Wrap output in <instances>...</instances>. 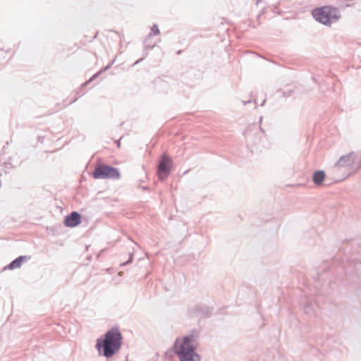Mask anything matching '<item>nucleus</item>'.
<instances>
[{
	"label": "nucleus",
	"mask_w": 361,
	"mask_h": 361,
	"mask_svg": "<svg viewBox=\"0 0 361 361\" xmlns=\"http://www.w3.org/2000/svg\"><path fill=\"white\" fill-rule=\"evenodd\" d=\"M200 334L199 329H193L183 337L181 342L178 338L176 340L173 348L179 361H200V356L196 353Z\"/></svg>",
	"instance_id": "nucleus-1"
},
{
	"label": "nucleus",
	"mask_w": 361,
	"mask_h": 361,
	"mask_svg": "<svg viewBox=\"0 0 361 361\" xmlns=\"http://www.w3.org/2000/svg\"><path fill=\"white\" fill-rule=\"evenodd\" d=\"M122 334L116 327L107 331L105 334L97 339L95 348L100 356L112 357L121 348Z\"/></svg>",
	"instance_id": "nucleus-2"
},
{
	"label": "nucleus",
	"mask_w": 361,
	"mask_h": 361,
	"mask_svg": "<svg viewBox=\"0 0 361 361\" xmlns=\"http://www.w3.org/2000/svg\"><path fill=\"white\" fill-rule=\"evenodd\" d=\"M312 14L317 21L325 25H331L341 18L338 9L330 6L314 8Z\"/></svg>",
	"instance_id": "nucleus-3"
},
{
	"label": "nucleus",
	"mask_w": 361,
	"mask_h": 361,
	"mask_svg": "<svg viewBox=\"0 0 361 361\" xmlns=\"http://www.w3.org/2000/svg\"><path fill=\"white\" fill-rule=\"evenodd\" d=\"M92 177L95 179H113L117 180L121 177L117 168L104 164H98L94 171Z\"/></svg>",
	"instance_id": "nucleus-4"
},
{
	"label": "nucleus",
	"mask_w": 361,
	"mask_h": 361,
	"mask_svg": "<svg viewBox=\"0 0 361 361\" xmlns=\"http://www.w3.org/2000/svg\"><path fill=\"white\" fill-rule=\"evenodd\" d=\"M172 159L168 155H166V154H163L161 156L157 166V175L159 180L163 181L169 176L172 169Z\"/></svg>",
	"instance_id": "nucleus-5"
},
{
	"label": "nucleus",
	"mask_w": 361,
	"mask_h": 361,
	"mask_svg": "<svg viewBox=\"0 0 361 361\" xmlns=\"http://www.w3.org/2000/svg\"><path fill=\"white\" fill-rule=\"evenodd\" d=\"M356 158L357 154L355 152H350L347 154L342 155L334 164V167L348 169L354 164Z\"/></svg>",
	"instance_id": "nucleus-6"
},
{
	"label": "nucleus",
	"mask_w": 361,
	"mask_h": 361,
	"mask_svg": "<svg viewBox=\"0 0 361 361\" xmlns=\"http://www.w3.org/2000/svg\"><path fill=\"white\" fill-rule=\"evenodd\" d=\"M63 223L66 227H75L81 223V215L73 211L65 217Z\"/></svg>",
	"instance_id": "nucleus-7"
},
{
	"label": "nucleus",
	"mask_w": 361,
	"mask_h": 361,
	"mask_svg": "<svg viewBox=\"0 0 361 361\" xmlns=\"http://www.w3.org/2000/svg\"><path fill=\"white\" fill-rule=\"evenodd\" d=\"M318 308V304L314 300H308L304 305V312L309 315L312 316L316 313V311Z\"/></svg>",
	"instance_id": "nucleus-8"
},
{
	"label": "nucleus",
	"mask_w": 361,
	"mask_h": 361,
	"mask_svg": "<svg viewBox=\"0 0 361 361\" xmlns=\"http://www.w3.org/2000/svg\"><path fill=\"white\" fill-rule=\"evenodd\" d=\"M195 311L201 316L208 317L212 314V309L204 305H199L195 307Z\"/></svg>",
	"instance_id": "nucleus-9"
},
{
	"label": "nucleus",
	"mask_w": 361,
	"mask_h": 361,
	"mask_svg": "<svg viewBox=\"0 0 361 361\" xmlns=\"http://www.w3.org/2000/svg\"><path fill=\"white\" fill-rule=\"evenodd\" d=\"M28 257L27 256H19L13 259L8 265L9 269H15L20 268L23 262H25Z\"/></svg>",
	"instance_id": "nucleus-10"
},
{
	"label": "nucleus",
	"mask_w": 361,
	"mask_h": 361,
	"mask_svg": "<svg viewBox=\"0 0 361 361\" xmlns=\"http://www.w3.org/2000/svg\"><path fill=\"white\" fill-rule=\"evenodd\" d=\"M325 178V172L322 170L317 171L314 173L312 179L313 182L317 185H321Z\"/></svg>",
	"instance_id": "nucleus-11"
},
{
	"label": "nucleus",
	"mask_w": 361,
	"mask_h": 361,
	"mask_svg": "<svg viewBox=\"0 0 361 361\" xmlns=\"http://www.w3.org/2000/svg\"><path fill=\"white\" fill-rule=\"evenodd\" d=\"M160 33L159 29L158 26L155 24L151 27V32L147 35V37L149 38L152 35H157Z\"/></svg>",
	"instance_id": "nucleus-12"
},
{
	"label": "nucleus",
	"mask_w": 361,
	"mask_h": 361,
	"mask_svg": "<svg viewBox=\"0 0 361 361\" xmlns=\"http://www.w3.org/2000/svg\"><path fill=\"white\" fill-rule=\"evenodd\" d=\"M132 261H133V254H130L129 259L126 262L122 263L121 266H125L126 264H128L130 262H132Z\"/></svg>",
	"instance_id": "nucleus-13"
},
{
	"label": "nucleus",
	"mask_w": 361,
	"mask_h": 361,
	"mask_svg": "<svg viewBox=\"0 0 361 361\" xmlns=\"http://www.w3.org/2000/svg\"><path fill=\"white\" fill-rule=\"evenodd\" d=\"M99 74V72L94 74L92 78H90V79L89 80H87L84 85H87V83L92 82V80H94L97 76Z\"/></svg>",
	"instance_id": "nucleus-14"
},
{
	"label": "nucleus",
	"mask_w": 361,
	"mask_h": 361,
	"mask_svg": "<svg viewBox=\"0 0 361 361\" xmlns=\"http://www.w3.org/2000/svg\"><path fill=\"white\" fill-rule=\"evenodd\" d=\"M292 92H293L292 90L284 91V92H283V94L285 97H288L291 95Z\"/></svg>",
	"instance_id": "nucleus-15"
},
{
	"label": "nucleus",
	"mask_w": 361,
	"mask_h": 361,
	"mask_svg": "<svg viewBox=\"0 0 361 361\" xmlns=\"http://www.w3.org/2000/svg\"><path fill=\"white\" fill-rule=\"evenodd\" d=\"M154 47V45H147V44H146V42H145V48L146 49H152Z\"/></svg>",
	"instance_id": "nucleus-16"
},
{
	"label": "nucleus",
	"mask_w": 361,
	"mask_h": 361,
	"mask_svg": "<svg viewBox=\"0 0 361 361\" xmlns=\"http://www.w3.org/2000/svg\"><path fill=\"white\" fill-rule=\"evenodd\" d=\"M121 138H122V137H121L119 140H116V145H117V146H118V147H120V145H121L120 142H121Z\"/></svg>",
	"instance_id": "nucleus-17"
},
{
	"label": "nucleus",
	"mask_w": 361,
	"mask_h": 361,
	"mask_svg": "<svg viewBox=\"0 0 361 361\" xmlns=\"http://www.w3.org/2000/svg\"><path fill=\"white\" fill-rule=\"evenodd\" d=\"M250 102H251L250 100H249L247 102L243 101V104L244 106H245L247 104L250 103Z\"/></svg>",
	"instance_id": "nucleus-18"
},
{
	"label": "nucleus",
	"mask_w": 361,
	"mask_h": 361,
	"mask_svg": "<svg viewBox=\"0 0 361 361\" xmlns=\"http://www.w3.org/2000/svg\"><path fill=\"white\" fill-rule=\"evenodd\" d=\"M110 67V65H108L106 67L104 68V71H106Z\"/></svg>",
	"instance_id": "nucleus-19"
},
{
	"label": "nucleus",
	"mask_w": 361,
	"mask_h": 361,
	"mask_svg": "<svg viewBox=\"0 0 361 361\" xmlns=\"http://www.w3.org/2000/svg\"><path fill=\"white\" fill-rule=\"evenodd\" d=\"M142 188L145 190H147L149 189L147 186H143Z\"/></svg>",
	"instance_id": "nucleus-20"
},
{
	"label": "nucleus",
	"mask_w": 361,
	"mask_h": 361,
	"mask_svg": "<svg viewBox=\"0 0 361 361\" xmlns=\"http://www.w3.org/2000/svg\"><path fill=\"white\" fill-rule=\"evenodd\" d=\"M142 59H140L137 60V61L135 63V64L138 63H139L140 61H142Z\"/></svg>",
	"instance_id": "nucleus-21"
},
{
	"label": "nucleus",
	"mask_w": 361,
	"mask_h": 361,
	"mask_svg": "<svg viewBox=\"0 0 361 361\" xmlns=\"http://www.w3.org/2000/svg\"><path fill=\"white\" fill-rule=\"evenodd\" d=\"M265 102H266V99H264V101L262 102V104H261V105H262V106H264V104H265Z\"/></svg>",
	"instance_id": "nucleus-22"
},
{
	"label": "nucleus",
	"mask_w": 361,
	"mask_h": 361,
	"mask_svg": "<svg viewBox=\"0 0 361 361\" xmlns=\"http://www.w3.org/2000/svg\"><path fill=\"white\" fill-rule=\"evenodd\" d=\"M181 52H182V51H181V50H179V51H177V54H181Z\"/></svg>",
	"instance_id": "nucleus-23"
}]
</instances>
